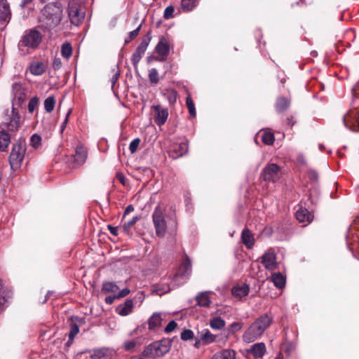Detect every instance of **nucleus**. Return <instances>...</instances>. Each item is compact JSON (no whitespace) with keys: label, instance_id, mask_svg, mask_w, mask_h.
Returning a JSON list of instances; mask_svg holds the SVG:
<instances>
[{"label":"nucleus","instance_id":"nucleus-21","mask_svg":"<svg viewBox=\"0 0 359 359\" xmlns=\"http://www.w3.org/2000/svg\"><path fill=\"white\" fill-rule=\"evenodd\" d=\"M191 269V261L189 257H186L181 264L175 278L177 276L188 277L190 275Z\"/></svg>","mask_w":359,"mask_h":359},{"label":"nucleus","instance_id":"nucleus-44","mask_svg":"<svg viewBox=\"0 0 359 359\" xmlns=\"http://www.w3.org/2000/svg\"><path fill=\"white\" fill-rule=\"evenodd\" d=\"M149 79L151 83L154 84L158 83L159 81L158 73L156 69L152 68L149 73Z\"/></svg>","mask_w":359,"mask_h":359},{"label":"nucleus","instance_id":"nucleus-30","mask_svg":"<svg viewBox=\"0 0 359 359\" xmlns=\"http://www.w3.org/2000/svg\"><path fill=\"white\" fill-rule=\"evenodd\" d=\"M290 102L288 99L284 97H280L277 99L276 109L278 113H282L290 107Z\"/></svg>","mask_w":359,"mask_h":359},{"label":"nucleus","instance_id":"nucleus-52","mask_svg":"<svg viewBox=\"0 0 359 359\" xmlns=\"http://www.w3.org/2000/svg\"><path fill=\"white\" fill-rule=\"evenodd\" d=\"M177 323L175 320H171L169 322V323L167 325V326L165 327V332L167 334H169L175 330V329L177 327Z\"/></svg>","mask_w":359,"mask_h":359},{"label":"nucleus","instance_id":"nucleus-23","mask_svg":"<svg viewBox=\"0 0 359 359\" xmlns=\"http://www.w3.org/2000/svg\"><path fill=\"white\" fill-rule=\"evenodd\" d=\"M162 320L163 319L161 313H154L151 315V316L149 317L147 321L149 330H153L156 327H160L161 325Z\"/></svg>","mask_w":359,"mask_h":359},{"label":"nucleus","instance_id":"nucleus-3","mask_svg":"<svg viewBox=\"0 0 359 359\" xmlns=\"http://www.w3.org/2000/svg\"><path fill=\"white\" fill-rule=\"evenodd\" d=\"M42 39L41 33L35 28L25 31L18 43L20 54L22 55L32 54L39 48Z\"/></svg>","mask_w":359,"mask_h":359},{"label":"nucleus","instance_id":"nucleus-35","mask_svg":"<svg viewBox=\"0 0 359 359\" xmlns=\"http://www.w3.org/2000/svg\"><path fill=\"white\" fill-rule=\"evenodd\" d=\"M61 55L63 57L69 60L72 55V46L70 43H64L61 46Z\"/></svg>","mask_w":359,"mask_h":359},{"label":"nucleus","instance_id":"nucleus-51","mask_svg":"<svg viewBox=\"0 0 359 359\" xmlns=\"http://www.w3.org/2000/svg\"><path fill=\"white\" fill-rule=\"evenodd\" d=\"M62 67V60L60 57H54L52 63V67L55 71H57Z\"/></svg>","mask_w":359,"mask_h":359},{"label":"nucleus","instance_id":"nucleus-63","mask_svg":"<svg viewBox=\"0 0 359 359\" xmlns=\"http://www.w3.org/2000/svg\"><path fill=\"white\" fill-rule=\"evenodd\" d=\"M52 294V292L50 291H48L46 296H45V298L43 301V303H45L46 302H47V300L50 298V295Z\"/></svg>","mask_w":359,"mask_h":359},{"label":"nucleus","instance_id":"nucleus-64","mask_svg":"<svg viewBox=\"0 0 359 359\" xmlns=\"http://www.w3.org/2000/svg\"><path fill=\"white\" fill-rule=\"evenodd\" d=\"M201 342H202V341L201 340V338H200L198 340L196 341V342L194 344V346L196 348H199Z\"/></svg>","mask_w":359,"mask_h":359},{"label":"nucleus","instance_id":"nucleus-1","mask_svg":"<svg viewBox=\"0 0 359 359\" xmlns=\"http://www.w3.org/2000/svg\"><path fill=\"white\" fill-rule=\"evenodd\" d=\"M41 27L44 30L51 31L56 28L64 18L62 4L60 1L46 4L41 11Z\"/></svg>","mask_w":359,"mask_h":359},{"label":"nucleus","instance_id":"nucleus-53","mask_svg":"<svg viewBox=\"0 0 359 359\" xmlns=\"http://www.w3.org/2000/svg\"><path fill=\"white\" fill-rule=\"evenodd\" d=\"M142 57L133 53L130 60L135 70H137L138 63Z\"/></svg>","mask_w":359,"mask_h":359},{"label":"nucleus","instance_id":"nucleus-9","mask_svg":"<svg viewBox=\"0 0 359 359\" xmlns=\"http://www.w3.org/2000/svg\"><path fill=\"white\" fill-rule=\"evenodd\" d=\"M189 146L187 141L180 143L173 144L169 149V156L173 159H176L182 156L188 151Z\"/></svg>","mask_w":359,"mask_h":359},{"label":"nucleus","instance_id":"nucleus-6","mask_svg":"<svg viewBox=\"0 0 359 359\" xmlns=\"http://www.w3.org/2000/svg\"><path fill=\"white\" fill-rule=\"evenodd\" d=\"M67 13L70 22L79 26L85 19L86 12L81 4L76 0H70L67 6Z\"/></svg>","mask_w":359,"mask_h":359},{"label":"nucleus","instance_id":"nucleus-48","mask_svg":"<svg viewBox=\"0 0 359 359\" xmlns=\"http://www.w3.org/2000/svg\"><path fill=\"white\" fill-rule=\"evenodd\" d=\"M39 104V99L37 97H33L30 99L28 103V111L29 113L32 114L35 110L36 107Z\"/></svg>","mask_w":359,"mask_h":359},{"label":"nucleus","instance_id":"nucleus-39","mask_svg":"<svg viewBox=\"0 0 359 359\" xmlns=\"http://www.w3.org/2000/svg\"><path fill=\"white\" fill-rule=\"evenodd\" d=\"M210 327L215 330H221L225 326V321L220 317L212 318L210 323Z\"/></svg>","mask_w":359,"mask_h":359},{"label":"nucleus","instance_id":"nucleus-47","mask_svg":"<svg viewBox=\"0 0 359 359\" xmlns=\"http://www.w3.org/2000/svg\"><path fill=\"white\" fill-rule=\"evenodd\" d=\"M79 332V326L77 325V324L75 323H72L70 325V331H69V335H68L69 337V340L73 341L75 336L78 334Z\"/></svg>","mask_w":359,"mask_h":359},{"label":"nucleus","instance_id":"nucleus-60","mask_svg":"<svg viewBox=\"0 0 359 359\" xmlns=\"http://www.w3.org/2000/svg\"><path fill=\"white\" fill-rule=\"evenodd\" d=\"M115 299H117V297H116V295L114 296H108V297H106L105 298V302L106 304H113L114 301Z\"/></svg>","mask_w":359,"mask_h":359},{"label":"nucleus","instance_id":"nucleus-25","mask_svg":"<svg viewBox=\"0 0 359 359\" xmlns=\"http://www.w3.org/2000/svg\"><path fill=\"white\" fill-rule=\"evenodd\" d=\"M11 10L6 1L0 2V19L4 21H9L11 19Z\"/></svg>","mask_w":359,"mask_h":359},{"label":"nucleus","instance_id":"nucleus-20","mask_svg":"<svg viewBox=\"0 0 359 359\" xmlns=\"http://www.w3.org/2000/svg\"><path fill=\"white\" fill-rule=\"evenodd\" d=\"M242 243L245 245L248 249H252L255 245V240L254 235L247 228L243 229L241 233Z\"/></svg>","mask_w":359,"mask_h":359},{"label":"nucleus","instance_id":"nucleus-15","mask_svg":"<svg viewBox=\"0 0 359 359\" xmlns=\"http://www.w3.org/2000/svg\"><path fill=\"white\" fill-rule=\"evenodd\" d=\"M29 70L34 76H41L46 71V65L41 61H34L29 64Z\"/></svg>","mask_w":359,"mask_h":359},{"label":"nucleus","instance_id":"nucleus-13","mask_svg":"<svg viewBox=\"0 0 359 359\" xmlns=\"http://www.w3.org/2000/svg\"><path fill=\"white\" fill-rule=\"evenodd\" d=\"M153 109L156 113L154 117L155 123L161 126L165 124L168 117V110L166 108L162 107L161 105H154Z\"/></svg>","mask_w":359,"mask_h":359},{"label":"nucleus","instance_id":"nucleus-41","mask_svg":"<svg viewBox=\"0 0 359 359\" xmlns=\"http://www.w3.org/2000/svg\"><path fill=\"white\" fill-rule=\"evenodd\" d=\"M139 219L138 216H135L131 220L126 222L122 226L123 231L126 234H129L131 227L135 225Z\"/></svg>","mask_w":359,"mask_h":359},{"label":"nucleus","instance_id":"nucleus-14","mask_svg":"<svg viewBox=\"0 0 359 359\" xmlns=\"http://www.w3.org/2000/svg\"><path fill=\"white\" fill-rule=\"evenodd\" d=\"M151 40V32H148L147 34L142 39L140 43L136 48L134 54L143 57L148 46Z\"/></svg>","mask_w":359,"mask_h":359},{"label":"nucleus","instance_id":"nucleus-11","mask_svg":"<svg viewBox=\"0 0 359 359\" xmlns=\"http://www.w3.org/2000/svg\"><path fill=\"white\" fill-rule=\"evenodd\" d=\"M261 259L262 264L267 270L272 271L277 268L276 256L273 250H267Z\"/></svg>","mask_w":359,"mask_h":359},{"label":"nucleus","instance_id":"nucleus-10","mask_svg":"<svg viewBox=\"0 0 359 359\" xmlns=\"http://www.w3.org/2000/svg\"><path fill=\"white\" fill-rule=\"evenodd\" d=\"M155 50L160 57L158 60L164 62L167 60V57L170 53V44L165 37H161L159 39L155 48Z\"/></svg>","mask_w":359,"mask_h":359},{"label":"nucleus","instance_id":"nucleus-4","mask_svg":"<svg viewBox=\"0 0 359 359\" xmlns=\"http://www.w3.org/2000/svg\"><path fill=\"white\" fill-rule=\"evenodd\" d=\"M26 151L27 142L24 138H19L12 144L8 161L13 170L15 171L21 167Z\"/></svg>","mask_w":359,"mask_h":359},{"label":"nucleus","instance_id":"nucleus-24","mask_svg":"<svg viewBox=\"0 0 359 359\" xmlns=\"http://www.w3.org/2000/svg\"><path fill=\"white\" fill-rule=\"evenodd\" d=\"M236 353L232 349H223L213 355L212 359H236Z\"/></svg>","mask_w":359,"mask_h":359},{"label":"nucleus","instance_id":"nucleus-33","mask_svg":"<svg viewBox=\"0 0 359 359\" xmlns=\"http://www.w3.org/2000/svg\"><path fill=\"white\" fill-rule=\"evenodd\" d=\"M11 290L3 289L2 282L0 279V307L11 297Z\"/></svg>","mask_w":359,"mask_h":359},{"label":"nucleus","instance_id":"nucleus-12","mask_svg":"<svg viewBox=\"0 0 359 359\" xmlns=\"http://www.w3.org/2000/svg\"><path fill=\"white\" fill-rule=\"evenodd\" d=\"M295 217L297 219L307 225L313 220V215L306 208L302 206V202L298 205V208L296 210Z\"/></svg>","mask_w":359,"mask_h":359},{"label":"nucleus","instance_id":"nucleus-40","mask_svg":"<svg viewBox=\"0 0 359 359\" xmlns=\"http://www.w3.org/2000/svg\"><path fill=\"white\" fill-rule=\"evenodd\" d=\"M262 140L266 145H272L275 140L274 135L270 132H264L262 134Z\"/></svg>","mask_w":359,"mask_h":359},{"label":"nucleus","instance_id":"nucleus-45","mask_svg":"<svg viewBox=\"0 0 359 359\" xmlns=\"http://www.w3.org/2000/svg\"><path fill=\"white\" fill-rule=\"evenodd\" d=\"M243 327V323L234 322L229 325V327L228 328V331L230 333L234 334V333L237 332L238 331L241 330Z\"/></svg>","mask_w":359,"mask_h":359},{"label":"nucleus","instance_id":"nucleus-54","mask_svg":"<svg viewBox=\"0 0 359 359\" xmlns=\"http://www.w3.org/2000/svg\"><path fill=\"white\" fill-rule=\"evenodd\" d=\"M136 341L131 340V341H127L124 343V348L126 351H130L133 349L136 346Z\"/></svg>","mask_w":359,"mask_h":359},{"label":"nucleus","instance_id":"nucleus-22","mask_svg":"<svg viewBox=\"0 0 359 359\" xmlns=\"http://www.w3.org/2000/svg\"><path fill=\"white\" fill-rule=\"evenodd\" d=\"M133 309V301L132 299H127L123 304H120L117 309L116 312L121 316L129 315Z\"/></svg>","mask_w":359,"mask_h":359},{"label":"nucleus","instance_id":"nucleus-61","mask_svg":"<svg viewBox=\"0 0 359 359\" xmlns=\"http://www.w3.org/2000/svg\"><path fill=\"white\" fill-rule=\"evenodd\" d=\"M134 210V207L132 205H128L124 212V215H127Z\"/></svg>","mask_w":359,"mask_h":359},{"label":"nucleus","instance_id":"nucleus-43","mask_svg":"<svg viewBox=\"0 0 359 359\" xmlns=\"http://www.w3.org/2000/svg\"><path fill=\"white\" fill-rule=\"evenodd\" d=\"M109 349L106 348H99L95 351L93 358L95 359H101L107 356Z\"/></svg>","mask_w":359,"mask_h":359},{"label":"nucleus","instance_id":"nucleus-57","mask_svg":"<svg viewBox=\"0 0 359 359\" xmlns=\"http://www.w3.org/2000/svg\"><path fill=\"white\" fill-rule=\"evenodd\" d=\"M130 290L128 289V288H124L123 290H121L118 293V294L116 295V297L118 298H121V297H126L129 293H130Z\"/></svg>","mask_w":359,"mask_h":359},{"label":"nucleus","instance_id":"nucleus-62","mask_svg":"<svg viewBox=\"0 0 359 359\" xmlns=\"http://www.w3.org/2000/svg\"><path fill=\"white\" fill-rule=\"evenodd\" d=\"M33 0H22L20 3V6L22 7H25L27 4H30Z\"/></svg>","mask_w":359,"mask_h":359},{"label":"nucleus","instance_id":"nucleus-37","mask_svg":"<svg viewBox=\"0 0 359 359\" xmlns=\"http://www.w3.org/2000/svg\"><path fill=\"white\" fill-rule=\"evenodd\" d=\"M118 286L114 282L106 281L102 283V290L105 292H116L118 290Z\"/></svg>","mask_w":359,"mask_h":359},{"label":"nucleus","instance_id":"nucleus-36","mask_svg":"<svg viewBox=\"0 0 359 359\" xmlns=\"http://www.w3.org/2000/svg\"><path fill=\"white\" fill-rule=\"evenodd\" d=\"M55 98L53 96L48 97L43 102L44 109L47 113H50L53 111L55 106Z\"/></svg>","mask_w":359,"mask_h":359},{"label":"nucleus","instance_id":"nucleus-26","mask_svg":"<svg viewBox=\"0 0 359 359\" xmlns=\"http://www.w3.org/2000/svg\"><path fill=\"white\" fill-rule=\"evenodd\" d=\"M249 286L246 284H244L243 285L234 286L232 288L231 292L233 296L241 298L247 296L249 293Z\"/></svg>","mask_w":359,"mask_h":359},{"label":"nucleus","instance_id":"nucleus-56","mask_svg":"<svg viewBox=\"0 0 359 359\" xmlns=\"http://www.w3.org/2000/svg\"><path fill=\"white\" fill-rule=\"evenodd\" d=\"M71 112H72V110H71V109H69V110L68 111V112L67 113V114H66V117H65V118L64 121L62 122V125H61V126H60V133H63V131H64V130H65V129L66 128L67 124V123H68V121H69V115H70Z\"/></svg>","mask_w":359,"mask_h":359},{"label":"nucleus","instance_id":"nucleus-31","mask_svg":"<svg viewBox=\"0 0 359 359\" xmlns=\"http://www.w3.org/2000/svg\"><path fill=\"white\" fill-rule=\"evenodd\" d=\"M197 304L203 307H209L211 304V300L206 292L200 293L196 297Z\"/></svg>","mask_w":359,"mask_h":359},{"label":"nucleus","instance_id":"nucleus-28","mask_svg":"<svg viewBox=\"0 0 359 359\" xmlns=\"http://www.w3.org/2000/svg\"><path fill=\"white\" fill-rule=\"evenodd\" d=\"M271 281L279 289L283 288L285 285V278L280 272L273 273L271 276Z\"/></svg>","mask_w":359,"mask_h":359},{"label":"nucleus","instance_id":"nucleus-42","mask_svg":"<svg viewBox=\"0 0 359 359\" xmlns=\"http://www.w3.org/2000/svg\"><path fill=\"white\" fill-rule=\"evenodd\" d=\"M186 104L189 109V114L191 117L196 116V109L194 107V103L191 97H187L186 99Z\"/></svg>","mask_w":359,"mask_h":359},{"label":"nucleus","instance_id":"nucleus-50","mask_svg":"<svg viewBox=\"0 0 359 359\" xmlns=\"http://www.w3.org/2000/svg\"><path fill=\"white\" fill-rule=\"evenodd\" d=\"M140 139L137 137L134 139L129 145V149L131 154H134L137 151V148L140 143Z\"/></svg>","mask_w":359,"mask_h":359},{"label":"nucleus","instance_id":"nucleus-32","mask_svg":"<svg viewBox=\"0 0 359 359\" xmlns=\"http://www.w3.org/2000/svg\"><path fill=\"white\" fill-rule=\"evenodd\" d=\"M201 340L204 344H211L216 340V336L212 334L210 330H205L201 333Z\"/></svg>","mask_w":359,"mask_h":359},{"label":"nucleus","instance_id":"nucleus-5","mask_svg":"<svg viewBox=\"0 0 359 359\" xmlns=\"http://www.w3.org/2000/svg\"><path fill=\"white\" fill-rule=\"evenodd\" d=\"M171 342L167 340L155 341L147 346L142 352L144 357L155 358L166 354L170 349Z\"/></svg>","mask_w":359,"mask_h":359},{"label":"nucleus","instance_id":"nucleus-46","mask_svg":"<svg viewBox=\"0 0 359 359\" xmlns=\"http://www.w3.org/2000/svg\"><path fill=\"white\" fill-rule=\"evenodd\" d=\"M194 337V332L191 330L186 329L184 330L180 335L181 339L183 341H188L193 339Z\"/></svg>","mask_w":359,"mask_h":359},{"label":"nucleus","instance_id":"nucleus-18","mask_svg":"<svg viewBox=\"0 0 359 359\" xmlns=\"http://www.w3.org/2000/svg\"><path fill=\"white\" fill-rule=\"evenodd\" d=\"M20 126V116L14 109H12V115L9 122L7 123L8 130L10 131H17Z\"/></svg>","mask_w":359,"mask_h":359},{"label":"nucleus","instance_id":"nucleus-19","mask_svg":"<svg viewBox=\"0 0 359 359\" xmlns=\"http://www.w3.org/2000/svg\"><path fill=\"white\" fill-rule=\"evenodd\" d=\"M266 352L265 344L263 342H259L251 346L248 350V353L253 355L255 358H262Z\"/></svg>","mask_w":359,"mask_h":359},{"label":"nucleus","instance_id":"nucleus-29","mask_svg":"<svg viewBox=\"0 0 359 359\" xmlns=\"http://www.w3.org/2000/svg\"><path fill=\"white\" fill-rule=\"evenodd\" d=\"M200 0H181V9L183 12L193 11L199 4Z\"/></svg>","mask_w":359,"mask_h":359},{"label":"nucleus","instance_id":"nucleus-7","mask_svg":"<svg viewBox=\"0 0 359 359\" xmlns=\"http://www.w3.org/2000/svg\"><path fill=\"white\" fill-rule=\"evenodd\" d=\"M152 219L156 236L160 238L164 237L166 232V222L160 205L155 208L152 214Z\"/></svg>","mask_w":359,"mask_h":359},{"label":"nucleus","instance_id":"nucleus-59","mask_svg":"<svg viewBox=\"0 0 359 359\" xmlns=\"http://www.w3.org/2000/svg\"><path fill=\"white\" fill-rule=\"evenodd\" d=\"M107 229H109V232L114 235L117 236L118 235V227L117 226H113L110 224L107 226Z\"/></svg>","mask_w":359,"mask_h":359},{"label":"nucleus","instance_id":"nucleus-34","mask_svg":"<svg viewBox=\"0 0 359 359\" xmlns=\"http://www.w3.org/2000/svg\"><path fill=\"white\" fill-rule=\"evenodd\" d=\"M29 145L35 149H39L42 147V138L37 133L33 134L29 140Z\"/></svg>","mask_w":359,"mask_h":359},{"label":"nucleus","instance_id":"nucleus-58","mask_svg":"<svg viewBox=\"0 0 359 359\" xmlns=\"http://www.w3.org/2000/svg\"><path fill=\"white\" fill-rule=\"evenodd\" d=\"M297 161L299 165H306V159L303 154H299L297 156Z\"/></svg>","mask_w":359,"mask_h":359},{"label":"nucleus","instance_id":"nucleus-49","mask_svg":"<svg viewBox=\"0 0 359 359\" xmlns=\"http://www.w3.org/2000/svg\"><path fill=\"white\" fill-rule=\"evenodd\" d=\"M175 12V8L172 5L167 6L164 11L163 18L166 20L173 18Z\"/></svg>","mask_w":359,"mask_h":359},{"label":"nucleus","instance_id":"nucleus-8","mask_svg":"<svg viewBox=\"0 0 359 359\" xmlns=\"http://www.w3.org/2000/svg\"><path fill=\"white\" fill-rule=\"evenodd\" d=\"M262 177L265 181H277L280 177V167L275 163L267 165L262 170Z\"/></svg>","mask_w":359,"mask_h":359},{"label":"nucleus","instance_id":"nucleus-2","mask_svg":"<svg viewBox=\"0 0 359 359\" xmlns=\"http://www.w3.org/2000/svg\"><path fill=\"white\" fill-rule=\"evenodd\" d=\"M273 318L271 312L259 316L244 332L242 336L243 341L251 343L259 339L272 324Z\"/></svg>","mask_w":359,"mask_h":359},{"label":"nucleus","instance_id":"nucleus-55","mask_svg":"<svg viewBox=\"0 0 359 359\" xmlns=\"http://www.w3.org/2000/svg\"><path fill=\"white\" fill-rule=\"evenodd\" d=\"M142 25H140L135 29L131 31L128 33V36H130V39H133L137 37L140 33Z\"/></svg>","mask_w":359,"mask_h":359},{"label":"nucleus","instance_id":"nucleus-27","mask_svg":"<svg viewBox=\"0 0 359 359\" xmlns=\"http://www.w3.org/2000/svg\"><path fill=\"white\" fill-rule=\"evenodd\" d=\"M10 143H11L10 134L5 130L0 131V151H6Z\"/></svg>","mask_w":359,"mask_h":359},{"label":"nucleus","instance_id":"nucleus-16","mask_svg":"<svg viewBox=\"0 0 359 359\" xmlns=\"http://www.w3.org/2000/svg\"><path fill=\"white\" fill-rule=\"evenodd\" d=\"M12 93L15 99H16L19 103L24 102L26 97L25 88L22 84L20 83H14L12 84Z\"/></svg>","mask_w":359,"mask_h":359},{"label":"nucleus","instance_id":"nucleus-38","mask_svg":"<svg viewBox=\"0 0 359 359\" xmlns=\"http://www.w3.org/2000/svg\"><path fill=\"white\" fill-rule=\"evenodd\" d=\"M163 95L170 104L175 103L177 101V93L174 89H167Z\"/></svg>","mask_w":359,"mask_h":359},{"label":"nucleus","instance_id":"nucleus-17","mask_svg":"<svg viewBox=\"0 0 359 359\" xmlns=\"http://www.w3.org/2000/svg\"><path fill=\"white\" fill-rule=\"evenodd\" d=\"M74 163L81 165L83 164L87 158V150L83 146H78L76 148L75 154L73 155Z\"/></svg>","mask_w":359,"mask_h":359}]
</instances>
